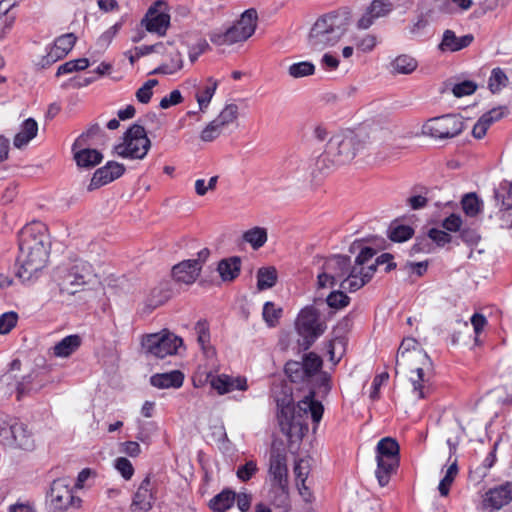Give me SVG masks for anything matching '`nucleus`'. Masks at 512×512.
<instances>
[{
    "label": "nucleus",
    "instance_id": "nucleus-1",
    "mask_svg": "<svg viewBox=\"0 0 512 512\" xmlns=\"http://www.w3.org/2000/svg\"><path fill=\"white\" fill-rule=\"evenodd\" d=\"M360 250L355 259V264L350 268V258L335 255L327 259L322 267V272L317 276V287L320 289L331 288L337 283L343 289L356 291L368 283L374 275V266L364 264L373 258L375 250L370 247H362L361 241H354L350 251Z\"/></svg>",
    "mask_w": 512,
    "mask_h": 512
},
{
    "label": "nucleus",
    "instance_id": "nucleus-2",
    "mask_svg": "<svg viewBox=\"0 0 512 512\" xmlns=\"http://www.w3.org/2000/svg\"><path fill=\"white\" fill-rule=\"evenodd\" d=\"M278 420L283 433L289 437L302 436L308 430L307 420L312 419L314 430L320 423L324 407L321 402L315 400L314 392L300 400L297 404L290 401L278 404Z\"/></svg>",
    "mask_w": 512,
    "mask_h": 512
},
{
    "label": "nucleus",
    "instance_id": "nucleus-3",
    "mask_svg": "<svg viewBox=\"0 0 512 512\" xmlns=\"http://www.w3.org/2000/svg\"><path fill=\"white\" fill-rule=\"evenodd\" d=\"M404 373L416 399H425L433 392V365L424 350H414L412 355H402L396 361V373Z\"/></svg>",
    "mask_w": 512,
    "mask_h": 512
},
{
    "label": "nucleus",
    "instance_id": "nucleus-4",
    "mask_svg": "<svg viewBox=\"0 0 512 512\" xmlns=\"http://www.w3.org/2000/svg\"><path fill=\"white\" fill-rule=\"evenodd\" d=\"M363 148L361 140L352 133L333 135L316 160L319 172H325L349 164Z\"/></svg>",
    "mask_w": 512,
    "mask_h": 512
},
{
    "label": "nucleus",
    "instance_id": "nucleus-5",
    "mask_svg": "<svg viewBox=\"0 0 512 512\" xmlns=\"http://www.w3.org/2000/svg\"><path fill=\"white\" fill-rule=\"evenodd\" d=\"M346 18L338 13H328L319 17L312 25L308 46L313 50H323L336 45L347 31Z\"/></svg>",
    "mask_w": 512,
    "mask_h": 512
},
{
    "label": "nucleus",
    "instance_id": "nucleus-6",
    "mask_svg": "<svg viewBox=\"0 0 512 512\" xmlns=\"http://www.w3.org/2000/svg\"><path fill=\"white\" fill-rule=\"evenodd\" d=\"M399 444L391 437L382 438L376 446L375 476L380 486H386L399 466Z\"/></svg>",
    "mask_w": 512,
    "mask_h": 512
},
{
    "label": "nucleus",
    "instance_id": "nucleus-7",
    "mask_svg": "<svg viewBox=\"0 0 512 512\" xmlns=\"http://www.w3.org/2000/svg\"><path fill=\"white\" fill-rule=\"evenodd\" d=\"M258 22L257 11L253 8L244 11L233 26L225 32L214 33L210 40L212 43L223 46L244 42L249 39L256 30Z\"/></svg>",
    "mask_w": 512,
    "mask_h": 512
},
{
    "label": "nucleus",
    "instance_id": "nucleus-8",
    "mask_svg": "<svg viewBox=\"0 0 512 512\" xmlns=\"http://www.w3.org/2000/svg\"><path fill=\"white\" fill-rule=\"evenodd\" d=\"M151 148L146 130L139 124H133L124 133L122 141L114 147L115 153L122 158L142 160Z\"/></svg>",
    "mask_w": 512,
    "mask_h": 512
},
{
    "label": "nucleus",
    "instance_id": "nucleus-9",
    "mask_svg": "<svg viewBox=\"0 0 512 512\" xmlns=\"http://www.w3.org/2000/svg\"><path fill=\"white\" fill-rule=\"evenodd\" d=\"M463 129L464 122L460 116L447 114L428 119L422 126V134L435 139H448L458 136Z\"/></svg>",
    "mask_w": 512,
    "mask_h": 512
},
{
    "label": "nucleus",
    "instance_id": "nucleus-10",
    "mask_svg": "<svg viewBox=\"0 0 512 512\" xmlns=\"http://www.w3.org/2000/svg\"><path fill=\"white\" fill-rule=\"evenodd\" d=\"M182 343L180 337L167 330L146 335L142 340L145 351L161 359L176 354Z\"/></svg>",
    "mask_w": 512,
    "mask_h": 512
},
{
    "label": "nucleus",
    "instance_id": "nucleus-11",
    "mask_svg": "<svg viewBox=\"0 0 512 512\" xmlns=\"http://www.w3.org/2000/svg\"><path fill=\"white\" fill-rule=\"evenodd\" d=\"M296 329L305 340L306 348L322 335L326 326L319 319V312L313 306L303 308L296 320Z\"/></svg>",
    "mask_w": 512,
    "mask_h": 512
},
{
    "label": "nucleus",
    "instance_id": "nucleus-12",
    "mask_svg": "<svg viewBox=\"0 0 512 512\" xmlns=\"http://www.w3.org/2000/svg\"><path fill=\"white\" fill-rule=\"evenodd\" d=\"M48 250H26L19 249V255L17 258L18 270L17 276L22 281H29L34 276H37L39 272L47 265Z\"/></svg>",
    "mask_w": 512,
    "mask_h": 512
},
{
    "label": "nucleus",
    "instance_id": "nucleus-13",
    "mask_svg": "<svg viewBox=\"0 0 512 512\" xmlns=\"http://www.w3.org/2000/svg\"><path fill=\"white\" fill-rule=\"evenodd\" d=\"M19 249L50 251L46 225L40 221H33L25 225L19 234Z\"/></svg>",
    "mask_w": 512,
    "mask_h": 512
},
{
    "label": "nucleus",
    "instance_id": "nucleus-14",
    "mask_svg": "<svg viewBox=\"0 0 512 512\" xmlns=\"http://www.w3.org/2000/svg\"><path fill=\"white\" fill-rule=\"evenodd\" d=\"M141 25L150 33L165 36L170 26L167 3L162 0L154 2L141 20Z\"/></svg>",
    "mask_w": 512,
    "mask_h": 512
},
{
    "label": "nucleus",
    "instance_id": "nucleus-15",
    "mask_svg": "<svg viewBox=\"0 0 512 512\" xmlns=\"http://www.w3.org/2000/svg\"><path fill=\"white\" fill-rule=\"evenodd\" d=\"M49 497L52 507L59 511L79 508L82 503V500L73 494L72 488L65 478L53 481Z\"/></svg>",
    "mask_w": 512,
    "mask_h": 512
},
{
    "label": "nucleus",
    "instance_id": "nucleus-16",
    "mask_svg": "<svg viewBox=\"0 0 512 512\" xmlns=\"http://www.w3.org/2000/svg\"><path fill=\"white\" fill-rule=\"evenodd\" d=\"M92 278L91 266L83 261L76 262L62 277L61 290L68 294H75Z\"/></svg>",
    "mask_w": 512,
    "mask_h": 512
},
{
    "label": "nucleus",
    "instance_id": "nucleus-17",
    "mask_svg": "<svg viewBox=\"0 0 512 512\" xmlns=\"http://www.w3.org/2000/svg\"><path fill=\"white\" fill-rule=\"evenodd\" d=\"M198 255L199 259L184 260L173 267L172 276L177 282L192 284L196 281L202 269V263L209 257L210 251L203 249Z\"/></svg>",
    "mask_w": 512,
    "mask_h": 512
},
{
    "label": "nucleus",
    "instance_id": "nucleus-18",
    "mask_svg": "<svg viewBox=\"0 0 512 512\" xmlns=\"http://www.w3.org/2000/svg\"><path fill=\"white\" fill-rule=\"evenodd\" d=\"M156 492L150 475H146L133 494L131 512H149L155 503Z\"/></svg>",
    "mask_w": 512,
    "mask_h": 512
},
{
    "label": "nucleus",
    "instance_id": "nucleus-19",
    "mask_svg": "<svg viewBox=\"0 0 512 512\" xmlns=\"http://www.w3.org/2000/svg\"><path fill=\"white\" fill-rule=\"evenodd\" d=\"M512 501V483L506 482L494 487L485 493L481 508L485 511L495 512Z\"/></svg>",
    "mask_w": 512,
    "mask_h": 512
},
{
    "label": "nucleus",
    "instance_id": "nucleus-20",
    "mask_svg": "<svg viewBox=\"0 0 512 512\" xmlns=\"http://www.w3.org/2000/svg\"><path fill=\"white\" fill-rule=\"evenodd\" d=\"M269 475L272 481L283 492H287L288 469L286 464V455L278 450L272 449L269 461Z\"/></svg>",
    "mask_w": 512,
    "mask_h": 512
},
{
    "label": "nucleus",
    "instance_id": "nucleus-21",
    "mask_svg": "<svg viewBox=\"0 0 512 512\" xmlns=\"http://www.w3.org/2000/svg\"><path fill=\"white\" fill-rule=\"evenodd\" d=\"M76 42V37L72 33L64 34L58 37L53 46L49 49L46 56H44L40 65L42 67L48 66L59 59L65 57L73 48Z\"/></svg>",
    "mask_w": 512,
    "mask_h": 512
},
{
    "label": "nucleus",
    "instance_id": "nucleus-22",
    "mask_svg": "<svg viewBox=\"0 0 512 512\" xmlns=\"http://www.w3.org/2000/svg\"><path fill=\"white\" fill-rule=\"evenodd\" d=\"M124 165L118 162H108L105 166L97 169L89 184V190L97 189L106 185L123 175Z\"/></svg>",
    "mask_w": 512,
    "mask_h": 512
},
{
    "label": "nucleus",
    "instance_id": "nucleus-23",
    "mask_svg": "<svg viewBox=\"0 0 512 512\" xmlns=\"http://www.w3.org/2000/svg\"><path fill=\"white\" fill-rule=\"evenodd\" d=\"M211 387L220 395L233 392L235 390L245 391L248 389L247 379L242 376L232 377L221 374L213 377L210 381Z\"/></svg>",
    "mask_w": 512,
    "mask_h": 512
},
{
    "label": "nucleus",
    "instance_id": "nucleus-24",
    "mask_svg": "<svg viewBox=\"0 0 512 512\" xmlns=\"http://www.w3.org/2000/svg\"><path fill=\"white\" fill-rule=\"evenodd\" d=\"M10 441L7 444H14L22 449H32L34 447V439L32 433L22 422H13L10 425Z\"/></svg>",
    "mask_w": 512,
    "mask_h": 512
},
{
    "label": "nucleus",
    "instance_id": "nucleus-25",
    "mask_svg": "<svg viewBox=\"0 0 512 512\" xmlns=\"http://www.w3.org/2000/svg\"><path fill=\"white\" fill-rule=\"evenodd\" d=\"M506 113L505 108L497 107L493 108L487 113L483 114L473 127L472 134L475 138H483L488 128L496 121L502 119Z\"/></svg>",
    "mask_w": 512,
    "mask_h": 512
},
{
    "label": "nucleus",
    "instance_id": "nucleus-26",
    "mask_svg": "<svg viewBox=\"0 0 512 512\" xmlns=\"http://www.w3.org/2000/svg\"><path fill=\"white\" fill-rule=\"evenodd\" d=\"M184 382V374L179 370L157 373L151 376L150 383L158 389L180 388Z\"/></svg>",
    "mask_w": 512,
    "mask_h": 512
},
{
    "label": "nucleus",
    "instance_id": "nucleus-27",
    "mask_svg": "<svg viewBox=\"0 0 512 512\" xmlns=\"http://www.w3.org/2000/svg\"><path fill=\"white\" fill-rule=\"evenodd\" d=\"M81 344L82 338L77 334H72L57 342L50 351L56 358H68L80 348Z\"/></svg>",
    "mask_w": 512,
    "mask_h": 512
},
{
    "label": "nucleus",
    "instance_id": "nucleus-28",
    "mask_svg": "<svg viewBox=\"0 0 512 512\" xmlns=\"http://www.w3.org/2000/svg\"><path fill=\"white\" fill-rule=\"evenodd\" d=\"M72 151L77 166L81 168H92L103 159L102 154L98 150L86 148L85 146L75 148L73 144Z\"/></svg>",
    "mask_w": 512,
    "mask_h": 512
},
{
    "label": "nucleus",
    "instance_id": "nucleus-29",
    "mask_svg": "<svg viewBox=\"0 0 512 512\" xmlns=\"http://www.w3.org/2000/svg\"><path fill=\"white\" fill-rule=\"evenodd\" d=\"M473 39V36L470 34L457 37L454 31L445 30L443 33L442 41L439 44V49L443 52H456L468 47L472 43Z\"/></svg>",
    "mask_w": 512,
    "mask_h": 512
},
{
    "label": "nucleus",
    "instance_id": "nucleus-30",
    "mask_svg": "<svg viewBox=\"0 0 512 512\" xmlns=\"http://www.w3.org/2000/svg\"><path fill=\"white\" fill-rule=\"evenodd\" d=\"M38 132V124L33 118L26 119L20 128V131L14 137V146L22 148L34 139Z\"/></svg>",
    "mask_w": 512,
    "mask_h": 512
},
{
    "label": "nucleus",
    "instance_id": "nucleus-31",
    "mask_svg": "<svg viewBox=\"0 0 512 512\" xmlns=\"http://www.w3.org/2000/svg\"><path fill=\"white\" fill-rule=\"evenodd\" d=\"M241 260L239 257H230L219 262L217 271L223 281H232L240 273Z\"/></svg>",
    "mask_w": 512,
    "mask_h": 512
},
{
    "label": "nucleus",
    "instance_id": "nucleus-32",
    "mask_svg": "<svg viewBox=\"0 0 512 512\" xmlns=\"http://www.w3.org/2000/svg\"><path fill=\"white\" fill-rule=\"evenodd\" d=\"M217 87H218V81L212 77H209L206 80V83L198 89L195 97H196L197 103L199 105V109L201 111H205L208 108V106L216 92Z\"/></svg>",
    "mask_w": 512,
    "mask_h": 512
},
{
    "label": "nucleus",
    "instance_id": "nucleus-33",
    "mask_svg": "<svg viewBox=\"0 0 512 512\" xmlns=\"http://www.w3.org/2000/svg\"><path fill=\"white\" fill-rule=\"evenodd\" d=\"M390 65L392 73L408 75L417 69L418 61L410 55L402 54L397 56Z\"/></svg>",
    "mask_w": 512,
    "mask_h": 512
},
{
    "label": "nucleus",
    "instance_id": "nucleus-34",
    "mask_svg": "<svg viewBox=\"0 0 512 512\" xmlns=\"http://www.w3.org/2000/svg\"><path fill=\"white\" fill-rule=\"evenodd\" d=\"M242 239L244 242L248 243L254 250H258L263 247L268 239L267 229L264 227H253L251 229L246 230Z\"/></svg>",
    "mask_w": 512,
    "mask_h": 512
},
{
    "label": "nucleus",
    "instance_id": "nucleus-35",
    "mask_svg": "<svg viewBox=\"0 0 512 512\" xmlns=\"http://www.w3.org/2000/svg\"><path fill=\"white\" fill-rule=\"evenodd\" d=\"M235 498V492L231 490H224L210 500L209 507L214 512H226L233 506Z\"/></svg>",
    "mask_w": 512,
    "mask_h": 512
},
{
    "label": "nucleus",
    "instance_id": "nucleus-36",
    "mask_svg": "<svg viewBox=\"0 0 512 512\" xmlns=\"http://www.w3.org/2000/svg\"><path fill=\"white\" fill-rule=\"evenodd\" d=\"M183 68V59L179 51H173L170 53V59L168 62L162 63L159 67L154 69L151 74H163L172 75L177 73Z\"/></svg>",
    "mask_w": 512,
    "mask_h": 512
},
{
    "label": "nucleus",
    "instance_id": "nucleus-37",
    "mask_svg": "<svg viewBox=\"0 0 512 512\" xmlns=\"http://www.w3.org/2000/svg\"><path fill=\"white\" fill-rule=\"evenodd\" d=\"M197 342L199 343L203 352L209 356L213 354V350L210 346V331L209 325L206 321L200 320L195 324L194 327Z\"/></svg>",
    "mask_w": 512,
    "mask_h": 512
},
{
    "label": "nucleus",
    "instance_id": "nucleus-38",
    "mask_svg": "<svg viewBox=\"0 0 512 512\" xmlns=\"http://www.w3.org/2000/svg\"><path fill=\"white\" fill-rule=\"evenodd\" d=\"M316 66L311 61H300L292 63L287 68L288 75L293 79L312 76L315 74Z\"/></svg>",
    "mask_w": 512,
    "mask_h": 512
},
{
    "label": "nucleus",
    "instance_id": "nucleus-39",
    "mask_svg": "<svg viewBox=\"0 0 512 512\" xmlns=\"http://www.w3.org/2000/svg\"><path fill=\"white\" fill-rule=\"evenodd\" d=\"M277 281V270L274 267H262L257 271V288L266 290L273 287Z\"/></svg>",
    "mask_w": 512,
    "mask_h": 512
},
{
    "label": "nucleus",
    "instance_id": "nucleus-40",
    "mask_svg": "<svg viewBox=\"0 0 512 512\" xmlns=\"http://www.w3.org/2000/svg\"><path fill=\"white\" fill-rule=\"evenodd\" d=\"M285 373L292 382H304L309 376L302 362L289 361L285 365Z\"/></svg>",
    "mask_w": 512,
    "mask_h": 512
},
{
    "label": "nucleus",
    "instance_id": "nucleus-41",
    "mask_svg": "<svg viewBox=\"0 0 512 512\" xmlns=\"http://www.w3.org/2000/svg\"><path fill=\"white\" fill-rule=\"evenodd\" d=\"M462 209L469 217H475L482 211V201L475 193L466 194L462 201Z\"/></svg>",
    "mask_w": 512,
    "mask_h": 512
},
{
    "label": "nucleus",
    "instance_id": "nucleus-42",
    "mask_svg": "<svg viewBox=\"0 0 512 512\" xmlns=\"http://www.w3.org/2000/svg\"><path fill=\"white\" fill-rule=\"evenodd\" d=\"M346 341L343 337L333 338L327 345V352L330 361L337 364L345 352Z\"/></svg>",
    "mask_w": 512,
    "mask_h": 512
},
{
    "label": "nucleus",
    "instance_id": "nucleus-43",
    "mask_svg": "<svg viewBox=\"0 0 512 512\" xmlns=\"http://www.w3.org/2000/svg\"><path fill=\"white\" fill-rule=\"evenodd\" d=\"M238 118V106L236 104L226 105L214 119L223 129L232 124Z\"/></svg>",
    "mask_w": 512,
    "mask_h": 512
},
{
    "label": "nucleus",
    "instance_id": "nucleus-44",
    "mask_svg": "<svg viewBox=\"0 0 512 512\" xmlns=\"http://www.w3.org/2000/svg\"><path fill=\"white\" fill-rule=\"evenodd\" d=\"M366 10L377 20L387 16L393 10L390 0H373Z\"/></svg>",
    "mask_w": 512,
    "mask_h": 512
},
{
    "label": "nucleus",
    "instance_id": "nucleus-45",
    "mask_svg": "<svg viewBox=\"0 0 512 512\" xmlns=\"http://www.w3.org/2000/svg\"><path fill=\"white\" fill-rule=\"evenodd\" d=\"M157 85H158V80H156V79L147 80L140 88L137 89V91L135 93V97H136L137 101L141 104L149 103L152 98V95H153V89Z\"/></svg>",
    "mask_w": 512,
    "mask_h": 512
},
{
    "label": "nucleus",
    "instance_id": "nucleus-46",
    "mask_svg": "<svg viewBox=\"0 0 512 512\" xmlns=\"http://www.w3.org/2000/svg\"><path fill=\"white\" fill-rule=\"evenodd\" d=\"M458 473V467L456 462L452 463L446 470V474L440 481L438 490L441 496H447L449 494L450 487Z\"/></svg>",
    "mask_w": 512,
    "mask_h": 512
},
{
    "label": "nucleus",
    "instance_id": "nucleus-47",
    "mask_svg": "<svg viewBox=\"0 0 512 512\" xmlns=\"http://www.w3.org/2000/svg\"><path fill=\"white\" fill-rule=\"evenodd\" d=\"M508 78L506 74L500 68H494L491 72L488 86L489 89L495 93L500 91L507 85Z\"/></svg>",
    "mask_w": 512,
    "mask_h": 512
},
{
    "label": "nucleus",
    "instance_id": "nucleus-48",
    "mask_svg": "<svg viewBox=\"0 0 512 512\" xmlns=\"http://www.w3.org/2000/svg\"><path fill=\"white\" fill-rule=\"evenodd\" d=\"M168 299V294L159 287L153 288L146 298L147 307L152 310L163 305Z\"/></svg>",
    "mask_w": 512,
    "mask_h": 512
},
{
    "label": "nucleus",
    "instance_id": "nucleus-49",
    "mask_svg": "<svg viewBox=\"0 0 512 512\" xmlns=\"http://www.w3.org/2000/svg\"><path fill=\"white\" fill-rule=\"evenodd\" d=\"M413 233V229L408 225H395L390 227L389 237L394 242H404L410 239Z\"/></svg>",
    "mask_w": 512,
    "mask_h": 512
},
{
    "label": "nucleus",
    "instance_id": "nucleus-50",
    "mask_svg": "<svg viewBox=\"0 0 512 512\" xmlns=\"http://www.w3.org/2000/svg\"><path fill=\"white\" fill-rule=\"evenodd\" d=\"M282 309L280 307H276L273 302H266L263 307V318L264 321L270 326L273 327L277 324L279 318L281 317Z\"/></svg>",
    "mask_w": 512,
    "mask_h": 512
},
{
    "label": "nucleus",
    "instance_id": "nucleus-51",
    "mask_svg": "<svg viewBox=\"0 0 512 512\" xmlns=\"http://www.w3.org/2000/svg\"><path fill=\"white\" fill-rule=\"evenodd\" d=\"M224 129L213 119L201 131L200 138L204 142H212L223 133Z\"/></svg>",
    "mask_w": 512,
    "mask_h": 512
},
{
    "label": "nucleus",
    "instance_id": "nucleus-52",
    "mask_svg": "<svg viewBox=\"0 0 512 512\" xmlns=\"http://www.w3.org/2000/svg\"><path fill=\"white\" fill-rule=\"evenodd\" d=\"M477 84L471 80H465L456 83L452 87V93L455 97L461 98L472 95L477 90Z\"/></svg>",
    "mask_w": 512,
    "mask_h": 512
},
{
    "label": "nucleus",
    "instance_id": "nucleus-53",
    "mask_svg": "<svg viewBox=\"0 0 512 512\" xmlns=\"http://www.w3.org/2000/svg\"><path fill=\"white\" fill-rule=\"evenodd\" d=\"M258 472L257 463L254 460L247 461L244 465L238 467L236 471L237 478L242 482L249 481Z\"/></svg>",
    "mask_w": 512,
    "mask_h": 512
},
{
    "label": "nucleus",
    "instance_id": "nucleus-54",
    "mask_svg": "<svg viewBox=\"0 0 512 512\" xmlns=\"http://www.w3.org/2000/svg\"><path fill=\"white\" fill-rule=\"evenodd\" d=\"M302 364L310 378L320 370L322 366V359L317 354L311 352L305 355Z\"/></svg>",
    "mask_w": 512,
    "mask_h": 512
},
{
    "label": "nucleus",
    "instance_id": "nucleus-55",
    "mask_svg": "<svg viewBox=\"0 0 512 512\" xmlns=\"http://www.w3.org/2000/svg\"><path fill=\"white\" fill-rule=\"evenodd\" d=\"M349 297L342 291L331 292L326 299L329 307L334 309H342L349 304Z\"/></svg>",
    "mask_w": 512,
    "mask_h": 512
},
{
    "label": "nucleus",
    "instance_id": "nucleus-56",
    "mask_svg": "<svg viewBox=\"0 0 512 512\" xmlns=\"http://www.w3.org/2000/svg\"><path fill=\"white\" fill-rule=\"evenodd\" d=\"M115 469L125 480H130L134 475V467L130 460L125 457H118L114 460Z\"/></svg>",
    "mask_w": 512,
    "mask_h": 512
},
{
    "label": "nucleus",
    "instance_id": "nucleus-57",
    "mask_svg": "<svg viewBox=\"0 0 512 512\" xmlns=\"http://www.w3.org/2000/svg\"><path fill=\"white\" fill-rule=\"evenodd\" d=\"M354 44L358 50L368 53L375 48L377 39L374 35L365 34L361 37H354Z\"/></svg>",
    "mask_w": 512,
    "mask_h": 512
},
{
    "label": "nucleus",
    "instance_id": "nucleus-58",
    "mask_svg": "<svg viewBox=\"0 0 512 512\" xmlns=\"http://www.w3.org/2000/svg\"><path fill=\"white\" fill-rule=\"evenodd\" d=\"M414 350H423L416 339L407 337L404 338L400 344V347L398 349L396 361H401L402 355H412V351Z\"/></svg>",
    "mask_w": 512,
    "mask_h": 512
},
{
    "label": "nucleus",
    "instance_id": "nucleus-59",
    "mask_svg": "<svg viewBox=\"0 0 512 512\" xmlns=\"http://www.w3.org/2000/svg\"><path fill=\"white\" fill-rule=\"evenodd\" d=\"M17 313L10 311L0 316V334L9 333L17 324Z\"/></svg>",
    "mask_w": 512,
    "mask_h": 512
},
{
    "label": "nucleus",
    "instance_id": "nucleus-60",
    "mask_svg": "<svg viewBox=\"0 0 512 512\" xmlns=\"http://www.w3.org/2000/svg\"><path fill=\"white\" fill-rule=\"evenodd\" d=\"M294 473H295V477H296V484L306 482V480L310 474L309 461L300 459L295 464Z\"/></svg>",
    "mask_w": 512,
    "mask_h": 512
},
{
    "label": "nucleus",
    "instance_id": "nucleus-61",
    "mask_svg": "<svg viewBox=\"0 0 512 512\" xmlns=\"http://www.w3.org/2000/svg\"><path fill=\"white\" fill-rule=\"evenodd\" d=\"M217 181V176L211 177L208 181L204 179H197L195 181L196 194L199 196H204L209 190H214L216 188Z\"/></svg>",
    "mask_w": 512,
    "mask_h": 512
},
{
    "label": "nucleus",
    "instance_id": "nucleus-62",
    "mask_svg": "<svg viewBox=\"0 0 512 512\" xmlns=\"http://www.w3.org/2000/svg\"><path fill=\"white\" fill-rule=\"evenodd\" d=\"M101 127L99 124H92L88 127V129L83 132L74 142L75 148L85 146L87 144V139L96 136L101 132Z\"/></svg>",
    "mask_w": 512,
    "mask_h": 512
},
{
    "label": "nucleus",
    "instance_id": "nucleus-63",
    "mask_svg": "<svg viewBox=\"0 0 512 512\" xmlns=\"http://www.w3.org/2000/svg\"><path fill=\"white\" fill-rule=\"evenodd\" d=\"M182 101H183L182 94L179 90L176 89V90L171 91L168 95L164 96L161 99L159 106L162 109H168L172 106L180 104Z\"/></svg>",
    "mask_w": 512,
    "mask_h": 512
},
{
    "label": "nucleus",
    "instance_id": "nucleus-64",
    "mask_svg": "<svg viewBox=\"0 0 512 512\" xmlns=\"http://www.w3.org/2000/svg\"><path fill=\"white\" fill-rule=\"evenodd\" d=\"M428 237L438 246H444L451 241V236L443 230L432 228L428 231Z\"/></svg>",
    "mask_w": 512,
    "mask_h": 512
}]
</instances>
